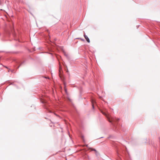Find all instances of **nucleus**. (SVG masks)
Wrapping results in <instances>:
<instances>
[{
	"instance_id": "obj_9",
	"label": "nucleus",
	"mask_w": 160,
	"mask_h": 160,
	"mask_svg": "<svg viewBox=\"0 0 160 160\" xmlns=\"http://www.w3.org/2000/svg\"><path fill=\"white\" fill-rule=\"evenodd\" d=\"M86 146L87 147H88V145H86Z\"/></svg>"
},
{
	"instance_id": "obj_6",
	"label": "nucleus",
	"mask_w": 160,
	"mask_h": 160,
	"mask_svg": "<svg viewBox=\"0 0 160 160\" xmlns=\"http://www.w3.org/2000/svg\"><path fill=\"white\" fill-rule=\"evenodd\" d=\"M116 121H118V120H119V119H118V118H116Z\"/></svg>"
},
{
	"instance_id": "obj_4",
	"label": "nucleus",
	"mask_w": 160,
	"mask_h": 160,
	"mask_svg": "<svg viewBox=\"0 0 160 160\" xmlns=\"http://www.w3.org/2000/svg\"><path fill=\"white\" fill-rule=\"evenodd\" d=\"M61 69L60 68L59 69V76H60V77L61 78Z\"/></svg>"
},
{
	"instance_id": "obj_2",
	"label": "nucleus",
	"mask_w": 160,
	"mask_h": 160,
	"mask_svg": "<svg viewBox=\"0 0 160 160\" xmlns=\"http://www.w3.org/2000/svg\"><path fill=\"white\" fill-rule=\"evenodd\" d=\"M84 36L85 39H86V41H87V42H88L89 43L90 42V40H89V38L88 37L87 35H85V34H84Z\"/></svg>"
},
{
	"instance_id": "obj_1",
	"label": "nucleus",
	"mask_w": 160,
	"mask_h": 160,
	"mask_svg": "<svg viewBox=\"0 0 160 160\" xmlns=\"http://www.w3.org/2000/svg\"><path fill=\"white\" fill-rule=\"evenodd\" d=\"M103 114L106 115V116L107 117L108 120L109 122H112L115 121L114 118L111 117V116L109 115L108 116H107V115H106L104 113H103Z\"/></svg>"
},
{
	"instance_id": "obj_5",
	"label": "nucleus",
	"mask_w": 160,
	"mask_h": 160,
	"mask_svg": "<svg viewBox=\"0 0 160 160\" xmlns=\"http://www.w3.org/2000/svg\"><path fill=\"white\" fill-rule=\"evenodd\" d=\"M91 149L92 151H96V150L95 149H92V148H91Z\"/></svg>"
},
{
	"instance_id": "obj_8",
	"label": "nucleus",
	"mask_w": 160,
	"mask_h": 160,
	"mask_svg": "<svg viewBox=\"0 0 160 160\" xmlns=\"http://www.w3.org/2000/svg\"><path fill=\"white\" fill-rule=\"evenodd\" d=\"M19 66H19L18 67V68H19Z\"/></svg>"
},
{
	"instance_id": "obj_7",
	"label": "nucleus",
	"mask_w": 160,
	"mask_h": 160,
	"mask_svg": "<svg viewBox=\"0 0 160 160\" xmlns=\"http://www.w3.org/2000/svg\"><path fill=\"white\" fill-rule=\"evenodd\" d=\"M10 70V69H9L8 70V72H9V70Z\"/></svg>"
},
{
	"instance_id": "obj_3",
	"label": "nucleus",
	"mask_w": 160,
	"mask_h": 160,
	"mask_svg": "<svg viewBox=\"0 0 160 160\" xmlns=\"http://www.w3.org/2000/svg\"><path fill=\"white\" fill-rule=\"evenodd\" d=\"M92 105L93 108H94V103H95V102L94 100H92Z\"/></svg>"
}]
</instances>
